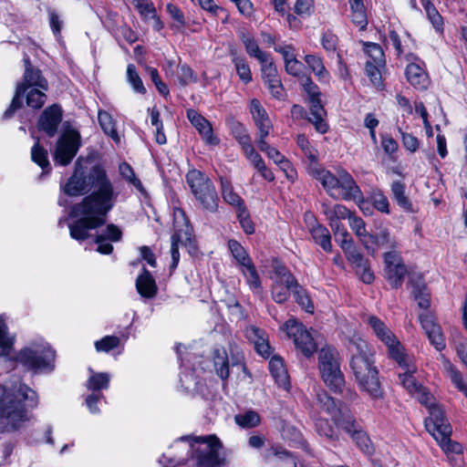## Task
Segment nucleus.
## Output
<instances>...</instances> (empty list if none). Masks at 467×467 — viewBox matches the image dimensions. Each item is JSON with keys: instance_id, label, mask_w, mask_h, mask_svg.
I'll use <instances>...</instances> for the list:
<instances>
[{"instance_id": "f03ea898", "label": "nucleus", "mask_w": 467, "mask_h": 467, "mask_svg": "<svg viewBox=\"0 0 467 467\" xmlns=\"http://www.w3.org/2000/svg\"><path fill=\"white\" fill-rule=\"evenodd\" d=\"M37 404V393L26 384H0V431H14L21 428L29 421V410Z\"/></svg>"}, {"instance_id": "5fc2aeb1", "label": "nucleus", "mask_w": 467, "mask_h": 467, "mask_svg": "<svg viewBox=\"0 0 467 467\" xmlns=\"http://www.w3.org/2000/svg\"><path fill=\"white\" fill-rule=\"evenodd\" d=\"M234 420L242 428H253L259 424L260 417L255 411L247 410L235 415Z\"/></svg>"}, {"instance_id": "6e6d98bb", "label": "nucleus", "mask_w": 467, "mask_h": 467, "mask_svg": "<svg viewBox=\"0 0 467 467\" xmlns=\"http://www.w3.org/2000/svg\"><path fill=\"white\" fill-rule=\"evenodd\" d=\"M421 4L432 26L437 31H441L442 18L433 4L429 0H422Z\"/></svg>"}, {"instance_id": "4d7b16f0", "label": "nucleus", "mask_w": 467, "mask_h": 467, "mask_svg": "<svg viewBox=\"0 0 467 467\" xmlns=\"http://www.w3.org/2000/svg\"><path fill=\"white\" fill-rule=\"evenodd\" d=\"M297 145L303 150L306 157L310 161L309 166H315L317 164V150H314L307 138L305 135H298L296 140Z\"/></svg>"}, {"instance_id": "e2e57ef3", "label": "nucleus", "mask_w": 467, "mask_h": 467, "mask_svg": "<svg viewBox=\"0 0 467 467\" xmlns=\"http://www.w3.org/2000/svg\"><path fill=\"white\" fill-rule=\"evenodd\" d=\"M119 344V338L115 336H106L100 340L95 342V348L98 352H109L117 348Z\"/></svg>"}, {"instance_id": "0e129e2a", "label": "nucleus", "mask_w": 467, "mask_h": 467, "mask_svg": "<svg viewBox=\"0 0 467 467\" xmlns=\"http://www.w3.org/2000/svg\"><path fill=\"white\" fill-rule=\"evenodd\" d=\"M242 150L245 158L254 169H257L265 162L261 155L254 150L252 142L242 148Z\"/></svg>"}, {"instance_id": "79ce46f5", "label": "nucleus", "mask_w": 467, "mask_h": 467, "mask_svg": "<svg viewBox=\"0 0 467 467\" xmlns=\"http://www.w3.org/2000/svg\"><path fill=\"white\" fill-rule=\"evenodd\" d=\"M46 91L40 88H29L24 94L27 106L33 109L42 108L47 100Z\"/></svg>"}, {"instance_id": "f8f14e48", "label": "nucleus", "mask_w": 467, "mask_h": 467, "mask_svg": "<svg viewBox=\"0 0 467 467\" xmlns=\"http://www.w3.org/2000/svg\"><path fill=\"white\" fill-rule=\"evenodd\" d=\"M366 322L378 339L386 345L390 357L400 360L404 348L386 324L376 316L368 317Z\"/></svg>"}, {"instance_id": "5701e85b", "label": "nucleus", "mask_w": 467, "mask_h": 467, "mask_svg": "<svg viewBox=\"0 0 467 467\" xmlns=\"http://www.w3.org/2000/svg\"><path fill=\"white\" fill-rule=\"evenodd\" d=\"M287 289H291L296 303L307 313L314 312L313 303L306 291L298 284L293 275H286L283 279Z\"/></svg>"}, {"instance_id": "f257e3e1", "label": "nucleus", "mask_w": 467, "mask_h": 467, "mask_svg": "<svg viewBox=\"0 0 467 467\" xmlns=\"http://www.w3.org/2000/svg\"><path fill=\"white\" fill-rule=\"evenodd\" d=\"M93 192L80 202L73 205L69 217H78L83 213L107 214L115 205L119 192L115 191L106 171L99 165L93 166L85 174L82 167L76 162L73 175L64 186V192L69 196H78Z\"/></svg>"}, {"instance_id": "473e14b6", "label": "nucleus", "mask_w": 467, "mask_h": 467, "mask_svg": "<svg viewBox=\"0 0 467 467\" xmlns=\"http://www.w3.org/2000/svg\"><path fill=\"white\" fill-rule=\"evenodd\" d=\"M392 199L406 212L412 211V204L405 194L406 185L400 181H395L390 185Z\"/></svg>"}, {"instance_id": "4468645a", "label": "nucleus", "mask_w": 467, "mask_h": 467, "mask_svg": "<svg viewBox=\"0 0 467 467\" xmlns=\"http://www.w3.org/2000/svg\"><path fill=\"white\" fill-rule=\"evenodd\" d=\"M80 147V135L76 130H67L58 139L54 153L55 161L62 166L71 162Z\"/></svg>"}, {"instance_id": "603ef678", "label": "nucleus", "mask_w": 467, "mask_h": 467, "mask_svg": "<svg viewBox=\"0 0 467 467\" xmlns=\"http://www.w3.org/2000/svg\"><path fill=\"white\" fill-rule=\"evenodd\" d=\"M230 129L233 136L238 141L241 148H244L252 142L247 130L242 123L238 121H233L230 125Z\"/></svg>"}, {"instance_id": "ddd939ff", "label": "nucleus", "mask_w": 467, "mask_h": 467, "mask_svg": "<svg viewBox=\"0 0 467 467\" xmlns=\"http://www.w3.org/2000/svg\"><path fill=\"white\" fill-rule=\"evenodd\" d=\"M284 328L289 337H292L296 347L306 356L310 357L317 350V343L313 335L296 319L287 320Z\"/></svg>"}, {"instance_id": "423d86ee", "label": "nucleus", "mask_w": 467, "mask_h": 467, "mask_svg": "<svg viewBox=\"0 0 467 467\" xmlns=\"http://www.w3.org/2000/svg\"><path fill=\"white\" fill-rule=\"evenodd\" d=\"M186 182L202 210L213 213L218 211L219 198L215 186L205 173L196 169L190 170Z\"/></svg>"}, {"instance_id": "864d4df0", "label": "nucleus", "mask_w": 467, "mask_h": 467, "mask_svg": "<svg viewBox=\"0 0 467 467\" xmlns=\"http://www.w3.org/2000/svg\"><path fill=\"white\" fill-rule=\"evenodd\" d=\"M110 377L107 373H94L88 380L87 387L88 389L98 391L108 389Z\"/></svg>"}, {"instance_id": "393cba45", "label": "nucleus", "mask_w": 467, "mask_h": 467, "mask_svg": "<svg viewBox=\"0 0 467 467\" xmlns=\"http://www.w3.org/2000/svg\"><path fill=\"white\" fill-rule=\"evenodd\" d=\"M368 240L369 242V250H371L372 254L375 252L374 246L377 248H387L389 251H397L399 248L398 240L386 228L379 229L374 234H370Z\"/></svg>"}, {"instance_id": "72a5a7b5", "label": "nucleus", "mask_w": 467, "mask_h": 467, "mask_svg": "<svg viewBox=\"0 0 467 467\" xmlns=\"http://www.w3.org/2000/svg\"><path fill=\"white\" fill-rule=\"evenodd\" d=\"M310 234L315 243L319 244L326 252L332 251L331 235L327 228L315 223L310 227Z\"/></svg>"}, {"instance_id": "20e7f679", "label": "nucleus", "mask_w": 467, "mask_h": 467, "mask_svg": "<svg viewBox=\"0 0 467 467\" xmlns=\"http://www.w3.org/2000/svg\"><path fill=\"white\" fill-rule=\"evenodd\" d=\"M355 348L350 367L356 380L361 390L366 391L371 398L378 399L382 396V391L372 355L363 341L355 344Z\"/></svg>"}, {"instance_id": "6ab92c4d", "label": "nucleus", "mask_w": 467, "mask_h": 467, "mask_svg": "<svg viewBox=\"0 0 467 467\" xmlns=\"http://www.w3.org/2000/svg\"><path fill=\"white\" fill-rule=\"evenodd\" d=\"M400 360L395 359L403 372L399 373V379L401 385L413 395L421 385L416 381L413 374L416 372L417 368L412 362V359L404 353L400 355Z\"/></svg>"}, {"instance_id": "c03bdc74", "label": "nucleus", "mask_w": 467, "mask_h": 467, "mask_svg": "<svg viewBox=\"0 0 467 467\" xmlns=\"http://www.w3.org/2000/svg\"><path fill=\"white\" fill-rule=\"evenodd\" d=\"M31 160L41 167L43 171L47 170V171H48L50 170L47 150L40 145L38 138L31 149Z\"/></svg>"}, {"instance_id": "69168bd1", "label": "nucleus", "mask_w": 467, "mask_h": 467, "mask_svg": "<svg viewBox=\"0 0 467 467\" xmlns=\"http://www.w3.org/2000/svg\"><path fill=\"white\" fill-rule=\"evenodd\" d=\"M270 91L271 95L278 99H281L285 96V88L281 82L280 77L277 76L274 78L268 79L264 82Z\"/></svg>"}, {"instance_id": "1a4fd4ad", "label": "nucleus", "mask_w": 467, "mask_h": 467, "mask_svg": "<svg viewBox=\"0 0 467 467\" xmlns=\"http://www.w3.org/2000/svg\"><path fill=\"white\" fill-rule=\"evenodd\" d=\"M55 352L48 345H32L21 349L16 361L35 372L54 368Z\"/></svg>"}, {"instance_id": "3c124183", "label": "nucleus", "mask_w": 467, "mask_h": 467, "mask_svg": "<svg viewBox=\"0 0 467 467\" xmlns=\"http://www.w3.org/2000/svg\"><path fill=\"white\" fill-rule=\"evenodd\" d=\"M119 171L124 180L132 184L140 192H145L140 180L137 178L133 169L129 163L123 162L119 164Z\"/></svg>"}, {"instance_id": "8fccbe9b", "label": "nucleus", "mask_w": 467, "mask_h": 467, "mask_svg": "<svg viewBox=\"0 0 467 467\" xmlns=\"http://www.w3.org/2000/svg\"><path fill=\"white\" fill-rule=\"evenodd\" d=\"M241 271L244 275L246 283L249 285V287L254 293L260 294L262 292L261 280L254 263L252 265H249L245 268H242Z\"/></svg>"}, {"instance_id": "de8ad7c7", "label": "nucleus", "mask_w": 467, "mask_h": 467, "mask_svg": "<svg viewBox=\"0 0 467 467\" xmlns=\"http://www.w3.org/2000/svg\"><path fill=\"white\" fill-rule=\"evenodd\" d=\"M363 50L369 57L368 61L378 66L385 65L384 52L379 44L363 42Z\"/></svg>"}, {"instance_id": "f3484780", "label": "nucleus", "mask_w": 467, "mask_h": 467, "mask_svg": "<svg viewBox=\"0 0 467 467\" xmlns=\"http://www.w3.org/2000/svg\"><path fill=\"white\" fill-rule=\"evenodd\" d=\"M344 253L347 255L348 260L354 266L356 273L360 276L361 280L366 284H370L374 280V275L370 270L368 260L358 252L354 244H343Z\"/></svg>"}, {"instance_id": "a18cd8bd", "label": "nucleus", "mask_w": 467, "mask_h": 467, "mask_svg": "<svg viewBox=\"0 0 467 467\" xmlns=\"http://www.w3.org/2000/svg\"><path fill=\"white\" fill-rule=\"evenodd\" d=\"M249 337L254 340L256 351L263 357H268L270 354V346L264 337V332L254 327L248 331Z\"/></svg>"}, {"instance_id": "39448f33", "label": "nucleus", "mask_w": 467, "mask_h": 467, "mask_svg": "<svg viewBox=\"0 0 467 467\" xmlns=\"http://www.w3.org/2000/svg\"><path fill=\"white\" fill-rule=\"evenodd\" d=\"M317 402L318 407L332 418L337 427L350 433L363 451L366 452L369 451V447L367 443L368 441V438L362 431L357 430L356 420L345 405L341 402L337 403L335 400L325 391L317 394Z\"/></svg>"}, {"instance_id": "58836bf2", "label": "nucleus", "mask_w": 467, "mask_h": 467, "mask_svg": "<svg viewBox=\"0 0 467 467\" xmlns=\"http://www.w3.org/2000/svg\"><path fill=\"white\" fill-rule=\"evenodd\" d=\"M222 196L225 202L232 205L238 213L242 208H246L244 200L233 190L228 182H222Z\"/></svg>"}, {"instance_id": "338daca9", "label": "nucleus", "mask_w": 467, "mask_h": 467, "mask_svg": "<svg viewBox=\"0 0 467 467\" xmlns=\"http://www.w3.org/2000/svg\"><path fill=\"white\" fill-rule=\"evenodd\" d=\"M285 68L287 74L297 78L299 80H301L303 77H306L304 73L305 67L303 63L297 60L296 57L292 60L286 61L285 64Z\"/></svg>"}, {"instance_id": "bb28decb", "label": "nucleus", "mask_w": 467, "mask_h": 467, "mask_svg": "<svg viewBox=\"0 0 467 467\" xmlns=\"http://www.w3.org/2000/svg\"><path fill=\"white\" fill-rule=\"evenodd\" d=\"M310 104L309 121L314 124L315 129L321 134L328 130V125L325 121L326 110L321 103L320 97L308 99Z\"/></svg>"}, {"instance_id": "c9c22d12", "label": "nucleus", "mask_w": 467, "mask_h": 467, "mask_svg": "<svg viewBox=\"0 0 467 467\" xmlns=\"http://www.w3.org/2000/svg\"><path fill=\"white\" fill-rule=\"evenodd\" d=\"M349 227L359 238L365 248L369 251V242L368 240L370 234L367 232L366 223L361 217L351 214L348 219Z\"/></svg>"}, {"instance_id": "dca6fc26", "label": "nucleus", "mask_w": 467, "mask_h": 467, "mask_svg": "<svg viewBox=\"0 0 467 467\" xmlns=\"http://www.w3.org/2000/svg\"><path fill=\"white\" fill-rule=\"evenodd\" d=\"M384 275L386 280L393 288L402 285L403 280L408 274V269L398 251L384 253Z\"/></svg>"}, {"instance_id": "7c9ffc66", "label": "nucleus", "mask_w": 467, "mask_h": 467, "mask_svg": "<svg viewBox=\"0 0 467 467\" xmlns=\"http://www.w3.org/2000/svg\"><path fill=\"white\" fill-rule=\"evenodd\" d=\"M136 288L138 293L145 298H152L157 294V285L150 273L143 268V272L137 277Z\"/></svg>"}, {"instance_id": "a19ab883", "label": "nucleus", "mask_w": 467, "mask_h": 467, "mask_svg": "<svg viewBox=\"0 0 467 467\" xmlns=\"http://www.w3.org/2000/svg\"><path fill=\"white\" fill-rule=\"evenodd\" d=\"M351 9V19L354 24L360 26L363 30L368 25L365 5L362 0H349Z\"/></svg>"}, {"instance_id": "2f4dec72", "label": "nucleus", "mask_w": 467, "mask_h": 467, "mask_svg": "<svg viewBox=\"0 0 467 467\" xmlns=\"http://www.w3.org/2000/svg\"><path fill=\"white\" fill-rule=\"evenodd\" d=\"M407 80L418 89H425L428 87V76L424 70L417 64L410 63L406 67Z\"/></svg>"}, {"instance_id": "a211bd4d", "label": "nucleus", "mask_w": 467, "mask_h": 467, "mask_svg": "<svg viewBox=\"0 0 467 467\" xmlns=\"http://www.w3.org/2000/svg\"><path fill=\"white\" fill-rule=\"evenodd\" d=\"M419 320L431 344L438 351L444 349L445 339L441 327L436 323L434 316L431 313L420 314L419 316Z\"/></svg>"}, {"instance_id": "b1692460", "label": "nucleus", "mask_w": 467, "mask_h": 467, "mask_svg": "<svg viewBox=\"0 0 467 467\" xmlns=\"http://www.w3.org/2000/svg\"><path fill=\"white\" fill-rule=\"evenodd\" d=\"M250 112L255 123V126L258 129V132L263 133V136L269 135L270 130L273 129V124L269 119L266 110L261 105L258 99H254L251 100Z\"/></svg>"}, {"instance_id": "37998d69", "label": "nucleus", "mask_w": 467, "mask_h": 467, "mask_svg": "<svg viewBox=\"0 0 467 467\" xmlns=\"http://www.w3.org/2000/svg\"><path fill=\"white\" fill-rule=\"evenodd\" d=\"M305 62L307 64L309 68L316 74L320 81L328 80V71L326 69L323 60L321 57L314 55H306L305 57Z\"/></svg>"}, {"instance_id": "680f3d73", "label": "nucleus", "mask_w": 467, "mask_h": 467, "mask_svg": "<svg viewBox=\"0 0 467 467\" xmlns=\"http://www.w3.org/2000/svg\"><path fill=\"white\" fill-rule=\"evenodd\" d=\"M373 206L379 212L389 213V202L380 190H374L371 193Z\"/></svg>"}, {"instance_id": "4c0bfd02", "label": "nucleus", "mask_w": 467, "mask_h": 467, "mask_svg": "<svg viewBox=\"0 0 467 467\" xmlns=\"http://www.w3.org/2000/svg\"><path fill=\"white\" fill-rule=\"evenodd\" d=\"M323 213L329 223H338L340 220L349 219L352 214L351 212L342 204H335L331 207L323 204Z\"/></svg>"}, {"instance_id": "2eb2a0df", "label": "nucleus", "mask_w": 467, "mask_h": 467, "mask_svg": "<svg viewBox=\"0 0 467 467\" xmlns=\"http://www.w3.org/2000/svg\"><path fill=\"white\" fill-rule=\"evenodd\" d=\"M100 213H83L75 217L76 220L68 224L71 238L82 242L90 237L89 231L97 229L105 223V216Z\"/></svg>"}, {"instance_id": "052dcab7", "label": "nucleus", "mask_w": 467, "mask_h": 467, "mask_svg": "<svg viewBox=\"0 0 467 467\" xmlns=\"http://www.w3.org/2000/svg\"><path fill=\"white\" fill-rule=\"evenodd\" d=\"M315 427L317 433L328 439L337 437V432L333 425L327 419L317 418L315 420Z\"/></svg>"}, {"instance_id": "aec40b11", "label": "nucleus", "mask_w": 467, "mask_h": 467, "mask_svg": "<svg viewBox=\"0 0 467 467\" xmlns=\"http://www.w3.org/2000/svg\"><path fill=\"white\" fill-rule=\"evenodd\" d=\"M62 120V110L58 105L47 107L38 119L39 130L53 137Z\"/></svg>"}, {"instance_id": "7ed1b4c3", "label": "nucleus", "mask_w": 467, "mask_h": 467, "mask_svg": "<svg viewBox=\"0 0 467 467\" xmlns=\"http://www.w3.org/2000/svg\"><path fill=\"white\" fill-rule=\"evenodd\" d=\"M308 172L324 187L330 197L335 200L362 202L364 196L359 186L346 170H339L337 175L317 165L308 166Z\"/></svg>"}, {"instance_id": "412c9836", "label": "nucleus", "mask_w": 467, "mask_h": 467, "mask_svg": "<svg viewBox=\"0 0 467 467\" xmlns=\"http://www.w3.org/2000/svg\"><path fill=\"white\" fill-rule=\"evenodd\" d=\"M187 117L207 144L217 145L219 143V139L213 135L212 126L206 119L194 109H188Z\"/></svg>"}, {"instance_id": "ea45409f", "label": "nucleus", "mask_w": 467, "mask_h": 467, "mask_svg": "<svg viewBox=\"0 0 467 467\" xmlns=\"http://www.w3.org/2000/svg\"><path fill=\"white\" fill-rule=\"evenodd\" d=\"M99 123L103 131L109 135L115 142L119 143L120 138L115 128V121L111 115L104 110L99 111Z\"/></svg>"}, {"instance_id": "13d9d810", "label": "nucleus", "mask_w": 467, "mask_h": 467, "mask_svg": "<svg viewBox=\"0 0 467 467\" xmlns=\"http://www.w3.org/2000/svg\"><path fill=\"white\" fill-rule=\"evenodd\" d=\"M127 78L129 83L131 85L135 92L140 94L146 93V88L143 85V82L138 75L135 66L132 64H130L127 67Z\"/></svg>"}, {"instance_id": "49530a36", "label": "nucleus", "mask_w": 467, "mask_h": 467, "mask_svg": "<svg viewBox=\"0 0 467 467\" xmlns=\"http://www.w3.org/2000/svg\"><path fill=\"white\" fill-rule=\"evenodd\" d=\"M213 363L217 375L225 379L229 376V366L226 352L223 349H215L213 352Z\"/></svg>"}, {"instance_id": "c85d7f7f", "label": "nucleus", "mask_w": 467, "mask_h": 467, "mask_svg": "<svg viewBox=\"0 0 467 467\" xmlns=\"http://www.w3.org/2000/svg\"><path fill=\"white\" fill-rule=\"evenodd\" d=\"M269 370L279 387L284 389H289L290 379L282 358L277 356L273 357L269 361Z\"/></svg>"}, {"instance_id": "a878e982", "label": "nucleus", "mask_w": 467, "mask_h": 467, "mask_svg": "<svg viewBox=\"0 0 467 467\" xmlns=\"http://www.w3.org/2000/svg\"><path fill=\"white\" fill-rule=\"evenodd\" d=\"M451 427H444L443 431L433 436V438L438 442L444 453L448 456V460L452 463L453 458L450 455L461 454L462 453L463 449L462 444L451 440Z\"/></svg>"}, {"instance_id": "c756f323", "label": "nucleus", "mask_w": 467, "mask_h": 467, "mask_svg": "<svg viewBox=\"0 0 467 467\" xmlns=\"http://www.w3.org/2000/svg\"><path fill=\"white\" fill-rule=\"evenodd\" d=\"M238 37L244 44L246 53L258 61L269 56V54L262 51L254 37V36L245 28H240L237 32Z\"/></svg>"}, {"instance_id": "774afa93", "label": "nucleus", "mask_w": 467, "mask_h": 467, "mask_svg": "<svg viewBox=\"0 0 467 467\" xmlns=\"http://www.w3.org/2000/svg\"><path fill=\"white\" fill-rule=\"evenodd\" d=\"M237 218L243 230L247 234H252L254 232V225L250 218L247 208H242V210L237 213Z\"/></svg>"}, {"instance_id": "9d476101", "label": "nucleus", "mask_w": 467, "mask_h": 467, "mask_svg": "<svg viewBox=\"0 0 467 467\" xmlns=\"http://www.w3.org/2000/svg\"><path fill=\"white\" fill-rule=\"evenodd\" d=\"M184 438H182L183 440ZM192 457L199 467H214L219 464V450L222 444L215 435L190 438Z\"/></svg>"}, {"instance_id": "bf43d9fd", "label": "nucleus", "mask_w": 467, "mask_h": 467, "mask_svg": "<svg viewBox=\"0 0 467 467\" xmlns=\"http://www.w3.org/2000/svg\"><path fill=\"white\" fill-rule=\"evenodd\" d=\"M259 62L261 65L260 69L264 82L279 76L277 68L270 56H267Z\"/></svg>"}, {"instance_id": "4be33fe9", "label": "nucleus", "mask_w": 467, "mask_h": 467, "mask_svg": "<svg viewBox=\"0 0 467 467\" xmlns=\"http://www.w3.org/2000/svg\"><path fill=\"white\" fill-rule=\"evenodd\" d=\"M430 417L424 421L425 428L428 432L433 437L443 431L444 427H451L450 423L445 420L443 410L437 404L430 405L429 408Z\"/></svg>"}, {"instance_id": "cd10ccee", "label": "nucleus", "mask_w": 467, "mask_h": 467, "mask_svg": "<svg viewBox=\"0 0 467 467\" xmlns=\"http://www.w3.org/2000/svg\"><path fill=\"white\" fill-rule=\"evenodd\" d=\"M277 275L272 286V298L277 304H283L288 299V292L291 289H287L285 281L283 279L286 275H292L285 267L279 266L275 270Z\"/></svg>"}, {"instance_id": "f704fd0d", "label": "nucleus", "mask_w": 467, "mask_h": 467, "mask_svg": "<svg viewBox=\"0 0 467 467\" xmlns=\"http://www.w3.org/2000/svg\"><path fill=\"white\" fill-rule=\"evenodd\" d=\"M443 367L454 386L467 398V382L462 374L444 357H442Z\"/></svg>"}, {"instance_id": "0eeeda50", "label": "nucleus", "mask_w": 467, "mask_h": 467, "mask_svg": "<svg viewBox=\"0 0 467 467\" xmlns=\"http://www.w3.org/2000/svg\"><path fill=\"white\" fill-rule=\"evenodd\" d=\"M338 352L331 347L322 348L318 353V368L321 378L330 390L343 391L344 375L340 369Z\"/></svg>"}, {"instance_id": "09e8293b", "label": "nucleus", "mask_w": 467, "mask_h": 467, "mask_svg": "<svg viewBox=\"0 0 467 467\" xmlns=\"http://www.w3.org/2000/svg\"><path fill=\"white\" fill-rule=\"evenodd\" d=\"M232 55V62L234 65L238 77L244 83H249L252 80V73L245 58L237 56L235 53H233Z\"/></svg>"}, {"instance_id": "9b49d317", "label": "nucleus", "mask_w": 467, "mask_h": 467, "mask_svg": "<svg viewBox=\"0 0 467 467\" xmlns=\"http://www.w3.org/2000/svg\"><path fill=\"white\" fill-rule=\"evenodd\" d=\"M173 228L174 234L171 235V268L173 270L177 267L180 260L179 244H183L191 241L192 229L189 225L188 218L185 213L176 208L173 211Z\"/></svg>"}, {"instance_id": "e433bc0d", "label": "nucleus", "mask_w": 467, "mask_h": 467, "mask_svg": "<svg viewBox=\"0 0 467 467\" xmlns=\"http://www.w3.org/2000/svg\"><path fill=\"white\" fill-rule=\"evenodd\" d=\"M228 247L231 251L233 257L235 259L236 263L240 265L241 269L247 267L249 265L253 264L251 257L249 256L246 250L242 246V244L235 241L230 240L228 242Z\"/></svg>"}, {"instance_id": "6e6552de", "label": "nucleus", "mask_w": 467, "mask_h": 467, "mask_svg": "<svg viewBox=\"0 0 467 467\" xmlns=\"http://www.w3.org/2000/svg\"><path fill=\"white\" fill-rule=\"evenodd\" d=\"M24 62L25 73L23 81L16 85L15 96L11 104L3 114V119H10L14 113L21 108V98L24 97V94L29 88H40L44 90L48 89L47 80L42 76L39 69L32 67L28 57H24Z\"/></svg>"}]
</instances>
